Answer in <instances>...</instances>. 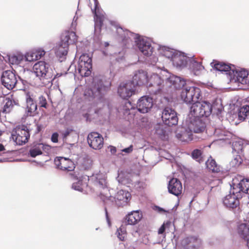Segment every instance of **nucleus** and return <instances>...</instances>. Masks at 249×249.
<instances>
[{
    "instance_id": "nucleus-1",
    "label": "nucleus",
    "mask_w": 249,
    "mask_h": 249,
    "mask_svg": "<svg viewBox=\"0 0 249 249\" xmlns=\"http://www.w3.org/2000/svg\"><path fill=\"white\" fill-rule=\"evenodd\" d=\"M183 82L180 81V76L164 69L159 73H153L148 77L147 87L152 94L158 95L163 92L172 93L173 88L180 87Z\"/></svg>"
},
{
    "instance_id": "nucleus-2",
    "label": "nucleus",
    "mask_w": 249,
    "mask_h": 249,
    "mask_svg": "<svg viewBox=\"0 0 249 249\" xmlns=\"http://www.w3.org/2000/svg\"><path fill=\"white\" fill-rule=\"evenodd\" d=\"M121 31L118 30L122 42L127 46L134 40L139 51L145 56L150 57L153 52V47L148 39L139 34L131 32L128 30H124L120 27ZM119 30V29H118Z\"/></svg>"
},
{
    "instance_id": "nucleus-3",
    "label": "nucleus",
    "mask_w": 249,
    "mask_h": 249,
    "mask_svg": "<svg viewBox=\"0 0 249 249\" xmlns=\"http://www.w3.org/2000/svg\"><path fill=\"white\" fill-rule=\"evenodd\" d=\"M111 82L108 80L94 77L92 87L85 90L84 96L89 101L102 102L107 91L110 89Z\"/></svg>"
},
{
    "instance_id": "nucleus-4",
    "label": "nucleus",
    "mask_w": 249,
    "mask_h": 249,
    "mask_svg": "<svg viewBox=\"0 0 249 249\" xmlns=\"http://www.w3.org/2000/svg\"><path fill=\"white\" fill-rule=\"evenodd\" d=\"M180 81H183V84L178 88H173L172 91L175 89H181L180 97L181 100L187 105H193L199 101L201 97L200 89L196 86L191 85L186 82V80L180 77Z\"/></svg>"
},
{
    "instance_id": "nucleus-5",
    "label": "nucleus",
    "mask_w": 249,
    "mask_h": 249,
    "mask_svg": "<svg viewBox=\"0 0 249 249\" xmlns=\"http://www.w3.org/2000/svg\"><path fill=\"white\" fill-rule=\"evenodd\" d=\"M77 40V36L75 33L72 31H67L62 34L55 51V55L60 62H63L66 59L69 46L75 43Z\"/></svg>"
},
{
    "instance_id": "nucleus-6",
    "label": "nucleus",
    "mask_w": 249,
    "mask_h": 249,
    "mask_svg": "<svg viewBox=\"0 0 249 249\" xmlns=\"http://www.w3.org/2000/svg\"><path fill=\"white\" fill-rule=\"evenodd\" d=\"M33 72L45 86H51L53 84L52 77L53 70L50 65L43 61L35 64L33 67Z\"/></svg>"
},
{
    "instance_id": "nucleus-7",
    "label": "nucleus",
    "mask_w": 249,
    "mask_h": 249,
    "mask_svg": "<svg viewBox=\"0 0 249 249\" xmlns=\"http://www.w3.org/2000/svg\"><path fill=\"white\" fill-rule=\"evenodd\" d=\"M215 109L217 110V114L221 113L222 110L221 107L216 108L214 104H212L208 101L199 102L198 101L191 106L190 112L193 115L208 118L213 111L214 112Z\"/></svg>"
},
{
    "instance_id": "nucleus-8",
    "label": "nucleus",
    "mask_w": 249,
    "mask_h": 249,
    "mask_svg": "<svg viewBox=\"0 0 249 249\" xmlns=\"http://www.w3.org/2000/svg\"><path fill=\"white\" fill-rule=\"evenodd\" d=\"M230 186V195L235 196L239 199L242 198L245 195H249V179H245L239 176L233 179Z\"/></svg>"
},
{
    "instance_id": "nucleus-9",
    "label": "nucleus",
    "mask_w": 249,
    "mask_h": 249,
    "mask_svg": "<svg viewBox=\"0 0 249 249\" xmlns=\"http://www.w3.org/2000/svg\"><path fill=\"white\" fill-rule=\"evenodd\" d=\"M153 106V99L149 96H143L137 101V105L133 104L130 101L125 102L126 109H137L139 112L141 113L148 112L152 108Z\"/></svg>"
},
{
    "instance_id": "nucleus-10",
    "label": "nucleus",
    "mask_w": 249,
    "mask_h": 249,
    "mask_svg": "<svg viewBox=\"0 0 249 249\" xmlns=\"http://www.w3.org/2000/svg\"><path fill=\"white\" fill-rule=\"evenodd\" d=\"M185 120V125L190 127L195 133H201L205 130L209 119L206 118H200L196 116L186 117Z\"/></svg>"
},
{
    "instance_id": "nucleus-11",
    "label": "nucleus",
    "mask_w": 249,
    "mask_h": 249,
    "mask_svg": "<svg viewBox=\"0 0 249 249\" xmlns=\"http://www.w3.org/2000/svg\"><path fill=\"white\" fill-rule=\"evenodd\" d=\"M30 137V130L25 125L17 126L12 131L11 134V138L16 143L19 145L27 143Z\"/></svg>"
},
{
    "instance_id": "nucleus-12",
    "label": "nucleus",
    "mask_w": 249,
    "mask_h": 249,
    "mask_svg": "<svg viewBox=\"0 0 249 249\" xmlns=\"http://www.w3.org/2000/svg\"><path fill=\"white\" fill-rule=\"evenodd\" d=\"M94 7L91 9L94 15V33L96 34L100 33L105 19V16L103 14L102 10L100 8L98 0H93Z\"/></svg>"
},
{
    "instance_id": "nucleus-13",
    "label": "nucleus",
    "mask_w": 249,
    "mask_h": 249,
    "mask_svg": "<svg viewBox=\"0 0 249 249\" xmlns=\"http://www.w3.org/2000/svg\"><path fill=\"white\" fill-rule=\"evenodd\" d=\"M178 113L173 108L165 107L162 111L161 119L164 124L173 126L178 124Z\"/></svg>"
},
{
    "instance_id": "nucleus-14",
    "label": "nucleus",
    "mask_w": 249,
    "mask_h": 249,
    "mask_svg": "<svg viewBox=\"0 0 249 249\" xmlns=\"http://www.w3.org/2000/svg\"><path fill=\"white\" fill-rule=\"evenodd\" d=\"M230 72L228 79L231 83L246 85L249 82L248 72L247 71H238L234 67V69H232Z\"/></svg>"
},
{
    "instance_id": "nucleus-15",
    "label": "nucleus",
    "mask_w": 249,
    "mask_h": 249,
    "mask_svg": "<svg viewBox=\"0 0 249 249\" xmlns=\"http://www.w3.org/2000/svg\"><path fill=\"white\" fill-rule=\"evenodd\" d=\"M186 68L190 73L195 76H199L202 74L204 70V67L201 61H198L194 55H190Z\"/></svg>"
},
{
    "instance_id": "nucleus-16",
    "label": "nucleus",
    "mask_w": 249,
    "mask_h": 249,
    "mask_svg": "<svg viewBox=\"0 0 249 249\" xmlns=\"http://www.w3.org/2000/svg\"><path fill=\"white\" fill-rule=\"evenodd\" d=\"M190 55L178 51L172 61L173 66L179 70L186 68Z\"/></svg>"
},
{
    "instance_id": "nucleus-17",
    "label": "nucleus",
    "mask_w": 249,
    "mask_h": 249,
    "mask_svg": "<svg viewBox=\"0 0 249 249\" xmlns=\"http://www.w3.org/2000/svg\"><path fill=\"white\" fill-rule=\"evenodd\" d=\"M194 131L185 125V120L182 121L180 127H178L176 131V137L184 142H188L193 140V133Z\"/></svg>"
},
{
    "instance_id": "nucleus-18",
    "label": "nucleus",
    "mask_w": 249,
    "mask_h": 249,
    "mask_svg": "<svg viewBox=\"0 0 249 249\" xmlns=\"http://www.w3.org/2000/svg\"><path fill=\"white\" fill-rule=\"evenodd\" d=\"M136 88L129 81L121 83L118 89L119 95L124 99H127L135 94Z\"/></svg>"
},
{
    "instance_id": "nucleus-19",
    "label": "nucleus",
    "mask_w": 249,
    "mask_h": 249,
    "mask_svg": "<svg viewBox=\"0 0 249 249\" xmlns=\"http://www.w3.org/2000/svg\"><path fill=\"white\" fill-rule=\"evenodd\" d=\"M16 74L11 71H5L2 73L1 82L2 85L8 89H12L17 83Z\"/></svg>"
},
{
    "instance_id": "nucleus-20",
    "label": "nucleus",
    "mask_w": 249,
    "mask_h": 249,
    "mask_svg": "<svg viewBox=\"0 0 249 249\" xmlns=\"http://www.w3.org/2000/svg\"><path fill=\"white\" fill-rule=\"evenodd\" d=\"M89 146L93 149H101L104 145V138L102 135L97 132L89 133L87 137Z\"/></svg>"
},
{
    "instance_id": "nucleus-21",
    "label": "nucleus",
    "mask_w": 249,
    "mask_h": 249,
    "mask_svg": "<svg viewBox=\"0 0 249 249\" xmlns=\"http://www.w3.org/2000/svg\"><path fill=\"white\" fill-rule=\"evenodd\" d=\"M148 78L147 72L146 71L138 70L134 72L132 80L129 81L136 88L138 86L145 85L147 86Z\"/></svg>"
},
{
    "instance_id": "nucleus-22",
    "label": "nucleus",
    "mask_w": 249,
    "mask_h": 249,
    "mask_svg": "<svg viewBox=\"0 0 249 249\" xmlns=\"http://www.w3.org/2000/svg\"><path fill=\"white\" fill-rule=\"evenodd\" d=\"M131 194L128 191L123 190H120L117 192L114 197L110 196L109 200L114 202L118 207L124 206L127 204L130 199Z\"/></svg>"
},
{
    "instance_id": "nucleus-23",
    "label": "nucleus",
    "mask_w": 249,
    "mask_h": 249,
    "mask_svg": "<svg viewBox=\"0 0 249 249\" xmlns=\"http://www.w3.org/2000/svg\"><path fill=\"white\" fill-rule=\"evenodd\" d=\"M239 199L235 196L229 194L223 199V203L229 210L234 211L235 214H238L240 212Z\"/></svg>"
},
{
    "instance_id": "nucleus-24",
    "label": "nucleus",
    "mask_w": 249,
    "mask_h": 249,
    "mask_svg": "<svg viewBox=\"0 0 249 249\" xmlns=\"http://www.w3.org/2000/svg\"><path fill=\"white\" fill-rule=\"evenodd\" d=\"M91 179L93 180L95 185L101 190V195L106 194V192L109 191L105 175L102 173L93 174L91 177Z\"/></svg>"
},
{
    "instance_id": "nucleus-25",
    "label": "nucleus",
    "mask_w": 249,
    "mask_h": 249,
    "mask_svg": "<svg viewBox=\"0 0 249 249\" xmlns=\"http://www.w3.org/2000/svg\"><path fill=\"white\" fill-rule=\"evenodd\" d=\"M181 244L184 249H198L201 245V240L196 236H190L183 239Z\"/></svg>"
},
{
    "instance_id": "nucleus-26",
    "label": "nucleus",
    "mask_w": 249,
    "mask_h": 249,
    "mask_svg": "<svg viewBox=\"0 0 249 249\" xmlns=\"http://www.w3.org/2000/svg\"><path fill=\"white\" fill-rule=\"evenodd\" d=\"M168 192L175 196H178L182 193V186L180 181L176 178H172L168 182Z\"/></svg>"
},
{
    "instance_id": "nucleus-27",
    "label": "nucleus",
    "mask_w": 249,
    "mask_h": 249,
    "mask_svg": "<svg viewBox=\"0 0 249 249\" xmlns=\"http://www.w3.org/2000/svg\"><path fill=\"white\" fill-rule=\"evenodd\" d=\"M211 65L214 70L222 72H225L228 78L232 69H234V65H233L227 64L224 62L216 60H213L211 63Z\"/></svg>"
},
{
    "instance_id": "nucleus-28",
    "label": "nucleus",
    "mask_w": 249,
    "mask_h": 249,
    "mask_svg": "<svg viewBox=\"0 0 249 249\" xmlns=\"http://www.w3.org/2000/svg\"><path fill=\"white\" fill-rule=\"evenodd\" d=\"M142 217V214L140 210L132 211L125 216V222L127 225H135Z\"/></svg>"
},
{
    "instance_id": "nucleus-29",
    "label": "nucleus",
    "mask_w": 249,
    "mask_h": 249,
    "mask_svg": "<svg viewBox=\"0 0 249 249\" xmlns=\"http://www.w3.org/2000/svg\"><path fill=\"white\" fill-rule=\"evenodd\" d=\"M124 60V53L119 52L118 53H114L112 56L110 61V72L115 69H118L120 66L119 65Z\"/></svg>"
},
{
    "instance_id": "nucleus-30",
    "label": "nucleus",
    "mask_w": 249,
    "mask_h": 249,
    "mask_svg": "<svg viewBox=\"0 0 249 249\" xmlns=\"http://www.w3.org/2000/svg\"><path fill=\"white\" fill-rule=\"evenodd\" d=\"M0 60H4L6 62L8 61L9 64L12 65H19L24 62L23 54L18 53L11 55H7L6 58L0 55Z\"/></svg>"
},
{
    "instance_id": "nucleus-31",
    "label": "nucleus",
    "mask_w": 249,
    "mask_h": 249,
    "mask_svg": "<svg viewBox=\"0 0 249 249\" xmlns=\"http://www.w3.org/2000/svg\"><path fill=\"white\" fill-rule=\"evenodd\" d=\"M65 162L71 163L72 161L69 158L62 157H57L54 160L56 168L63 171H72L73 170L74 168L72 167L62 165V164H64Z\"/></svg>"
},
{
    "instance_id": "nucleus-32",
    "label": "nucleus",
    "mask_w": 249,
    "mask_h": 249,
    "mask_svg": "<svg viewBox=\"0 0 249 249\" xmlns=\"http://www.w3.org/2000/svg\"><path fill=\"white\" fill-rule=\"evenodd\" d=\"M89 176L83 175L77 178V181L72 183L71 188L74 190L82 192L83 188L87 186L88 181L89 180Z\"/></svg>"
},
{
    "instance_id": "nucleus-33",
    "label": "nucleus",
    "mask_w": 249,
    "mask_h": 249,
    "mask_svg": "<svg viewBox=\"0 0 249 249\" xmlns=\"http://www.w3.org/2000/svg\"><path fill=\"white\" fill-rule=\"evenodd\" d=\"M237 232L239 235L247 241L249 249V225L246 223H242L238 225Z\"/></svg>"
},
{
    "instance_id": "nucleus-34",
    "label": "nucleus",
    "mask_w": 249,
    "mask_h": 249,
    "mask_svg": "<svg viewBox=\"0 0 249 249\" xmlns=\"http://www.w3.org/2000/svg\"><path fill=\"white\" fill-rule=\"evenodd\" d=\"M158 49L160 53L162 55L170 59L171 62L173 61L174 56L176 54V53L178 51L168 47L161 45L159 46Z\"/></svg>"
},
{
    "instance_id": "nucleus-35",
    "label": "nucleus",
    "mask_w": 249,
    "mask_h": 249,
    "mask_svg": "<svg viewBox=\"0 0 249 249\" xmlns=\"http://www.w3.org/2000/svg\"><path fill=\"white\" fill-rule=\"evenodd\" d=\"M42 143L35 142L31 145L30 148L28 151V155L32 158H35L42 154L41 149H43Z\"/></svg>"
},
{
    "instance_id": "nucleus-36",
    "label": "nucleus",
    "mask_w": 249,
    "mask_h": 249,
    "mask_svg": "<svg viewBox=\"0 0 249 249\" xmlns=\"http://www.w3.org/2000/svg\"><path fill=\"white\" fill-rule=\"evenodd\" d=\"M26 100L27 104L26 112L27 115L32 116V113L36 111L37 109V104L31 97L29 93H27L26 95Z\"/></svg>"
},
{
    "instance_id": "nucleus-37",
    "label": "nucleus",
    "mask_w": 249,
    "mask_h": 249,
    "mask_svg": "<svg viewBox=\"0 0 249 249\" xmlns=\"http://www.w3.org/2000/svg\"><path fill=\"white\" fill-rule=\"evenodd\" d=\"M75 70L78 71V72L82 77H88L91 73L92 68H89L87 65L78 63Z\"/></svg>"
},
{
    "instance_id": "nucleus-38",
    "label": "nucleus",
    "mask_w": 249,
    "mask_h": 249,
    "mask_svg": "<svg viewBox=\"0 0 249 249\" xmlns=\"http://www.w3.org/2000/svg\"><path fill=\"white\" fill-rule=\"evenodd\" d=\"M205 164L207 168L212 170L213 173H218L221 171L220 166L217 165L215 160L212 159L211 157L206 161Z\"/></svg>"
},
{
    "instance_id": "nucleus-39",
    "label": "nucleus",
    "mask_w": 249,
    "mask_h": 249,
    "mask_svg": "<svg viewBox=\"0 0 249 249\" xmlns=\"http://www.w3.org/2000/svg\"><path fill=\"white\" fill-rule=\"evenodd\" d=\"M78 63L87 65L89 68H92V55L88 53H83L80 55Z\"/></svg>"
},
{
    "instance_id": "nucleus-40",
    "label": "nucleus",
    "mask_w": 249,
    "mask_h": 249,
    "mask_svg": "<svg viewBox=\"0 0 249 249\" xmlns=\"http://www.w3.org/2000/svg\"><path fill=\"white\" fill-rule=\"evenodd\" d=\"M249 115V105L243 106L238 109V117L240 121H243Z\"/></svg>"
},
{
    "instance_id": "nucleus-41",
    "label": "nucleus",
    "mask_w": 249,
    "mask_h": 249,
    "mask_svg": "<svg viewBox=\"0 0 249 249\" xmlns=\"http://www.w3.org/2000/svg\"><path fill=\"white\" fill-rule=\"evenodd\" d=\"M24 79L20 77H18L23 86H24V88H25L26 86L28 87L29 83L32 81V77L34 76V73L32 71L27 70L24 71Z\"/></svg>"
},
{
    "instance_id": "nucleus-42",
    "label": "nucleus",
    "mask_w": 249,
    "mask_h": 249,
    "mask_svg": "<svg viewBox=\"0 0 249 249\" xmlns=\"http://www.w3.org/2000/svg\"><path fill=\"white\" fill-rule=\"evenodd\" d=\"M243 160L239 155L235 156L233 159L230 162V166L232 167H236L239 166Z\"/></svg>"
},
{
    "instance_id": "nucleus-43",
    "label": "nucleus",
    "mask_w": 249,
    "mask_h": 249,
    "mask_svg": "<svg viewBox=\"0 0 249 249\" xmlns=\"http://www.w3.org/2000/svg\"><path fill=\"white\" fill-rule=\"evenodd\" d=\"M202 152L200 150L196 149L194 150L191 153L192 158L196 161L201 162L202 160Z\"/></svg>"
},
{
    "instance_id": "nucleus-44",
    "label": "nucleus",
    "mask_w": 249,
    "mask_h": 249,
    "mask_svg": "<svg viewBox=\"0 0 249 249\" xmlns=\"http://www.w3.org/2000/svg\"><path fill=\"white\" fill-rule=\"evenodd\" d=\"M232 146L233 151L236 152L238 154L242 153L243 145L241 142L236 141L233 142Z\"/></svg>"
},
{
    "instance_id": "nucleus-45",
    "label": "nucleus",
    "mask_w": 249,
    "mask_h": 249,
    "mask_svg": "<svg viewBox=\"0 0 249 249\" xmlns=\"http://www.w3.org/2000/svg\"><path fill=\"white\" fill-rule=\"evenodd\" d=\"M24 62H31L35 61V58L33 51L26 52L23 54Z\"/></svg>"
},
{
    "instance_id": "nucleus-46",
    "label": "nucleus",
    "mask_w": 249,
    "mask_h": 249,
    "mask_svg": "<svg viewBox=\"0 0 249 249\" xmlns=\"http://www.w3.org/2000/svg\"><path fill=\"white\" fill-rule=\"evenodd\" d=\"M116 234L120 240L124 241L126 236V232L124 228L121 227L117 230Z\"/></svg>"
},
{
    "instance_id": "nucleus-47",
    "label": "nucleus",
    "mask_w": 249,
    "mask_h": 249,
    "mask_svg": "<svg viewBox=\"0 0 249 249\" xmlns=\"http://www.w3.org/2000/svg\"><path fill=\"white\" fill-rule=\"evenodd\" d=\"M35 60L36 61L41 59L45 54V52L43 49H38L33 51Z\"/></svg>"
},
{
    "instance_id": "nucleus-48",
    "label": "nucleus",
    "mask_w": 249,
    "mask_h": 249,
    "mask_svg": "<svg viewBox=\"0 0 249 249\" xmlns=\"http://www.w3.org/2000/svg\"><path fill=\"white\" fill-rule=\"evenodd\" d=\"M172 225V222L170 221H167L164 222L163 224L160 226L158 230V233L159 234H163L167 228H168L170 226Z\"/></svg>"
},
{
    "instance_id": "nucleus-49",
    "label": "nucleus",
    "mask_w": 249,
    "mask_h": 249,
    "mask_svg": "<svg viewBox=\"0 0 249 249\" xmlns=\"http://www.w3.org/2000/svg\"><path fill=\"white\" fill-rule=\"evenodd\" d=\"M16 104V102L13 100H8L4 106L3 111L5 112H10L11 108L13 107V103Z\"/></svg>"
},
{
    "instance_id": "nucleus-50",
    "label": "nucleus",
    "mask_w": 249,
    "mask_h": 249,
    "mask_svg": "<svg viewBox=\"0 0 249 249\" xmlns=\"http://www.w3.org/2000/svg\"><path fill=\"white\" fill-rule=\"evenodd\" d=\"M38 99L39 104L40 105V107L46 108L47 106V102L46 98L43 96L41 95L39 97Z\"/></svg>"
},
{
    "instance_id": "nucleus-51",
    "label": "nucleus",
    "mask_w": 249,
    "mask_h": 249,
    "mask_svg": "<svg viewBox=\"0 0 249 249\" xmlns=\"http://www.w3.org/2000/svg\"><path fill=\"white\" fill-rule=\"evenodd\" d=\"M156 133H157L158 135L160 136L162 139L165 138L166 136V130L162 128H159L158 129H157Z\"/></svg>"
},
{
    "instance_id": "nucleus-52",
    "label": "nucleus",
    "mask_w": 249,
    "mask_h": 249,
    "mask_svg": "<svg viewBox=\"0 0 249 249\" xmlns=\"http://www.w3.org/2000/svg\"><path fill=\"white\" fill-rule=\"evenodd\" d=\"M11 152V151L9 150H6L4 145L0 143V155H8V154Z\"/></svg>"
},
{
    "instance_id": "nucleus-53",
    "label": "nucleus",
    "mask_w": 249,
    "mask_h": 249,
    "mask_svg": "<svg viewBox=\"0 0 249 249\" xmlns=\"http://www.w3.org/2000/svg\"><path fill=\"white\" fill-rule=\"evenodd\" d=\"M94 118H97L98 117H100V116H102V109L101 107H98L96 108L94 110Z\"/></svg>"
},
{
    "instance_id": "nucleus-54",
    "label": "nucleus",
    "mask_w": 249,
    "mask_h": 249,
    "mask_svg": "<svg viewBox=\"0 0 249 249\" xmlns=\"http://www.w3.org/2000/svg\"><path fill=\"white\" fill-rule=\"evenodd\" d=\"M123 176L124 174L123 173H119L116 179L119 183L125 184L126 181L125 179L123 178Z\"/></svg>"
},
{
    "instance_id": "nucleus-55",
    "label": "nucleus",
    "mask_w": 249,
    "mask_h": 249,
    "mask_svg": "<svg viewBox=\"0 0 249 249\" xmlns=\"http://www.w3.org/2000/svg\"><path fill=\"white\" fill-rule=\"evenodd\" d=\"M133 150V145H130L128 147L124 148L121 150L122 152H124L126 154L131 153Z\"/></svg>"
},
{
    "instance_id": "nucleus-56",
    "label": "nucleus",
    "mask_w": 249,
    "mask_h": 249,
    "mask_svg": "<svg viewBox=\"0 0 249 249\" xmlns=\"http://www.w3.org/2000/svg\"><path fill=\"white\" fill-rule=\"evenodd\" d=\"M153 209L154 211L160 213H163L166 212V211L163 208L157 205H154Z\"/></svg>"
},
{
    "instance_id": "nucleus-57",
    "label": "nucleus",
    "mask_w": 249,
    "mask_h": 249,
    "mask_svg": "<svg viewBox=\"0 0 249 249\" xmlns=\"http://www.w3.org/2000/svg\"><path fill=\"white\" fill-rule=\"evenodd\" d=\"M58 134L57 132H54L53 133L51 136V141L54 143L58 142Z\"/></svg>"
},
{
    "instance_id": "nucleus-58",
    "label": "nucleus",
    "mask_w": 249,
    "mask_h": 249,
    "mask_svg": "<svg viewBox=\"0 0 249 249\" xmlns=\"http://www.w3.org/2000/svg\"><path fill=\"white\" fill-rule=\"evenodd\" d=\"M72 131V129H70L67 128L63 133H62V137L63 140H66L67 137L70 135L71 132Z\"/></svg>"
},
{
    "instance_id": "nucleus-59",
    "label": "nucleus",
    "mask_w": 249,
    "mask_h": 249,
    "mask_svg": "<svg viewBox=\"0 0 249 249\" xmlns=\"http://www.w3.org/2000/svg\"><path fill=\"white\" fill-rule=\"evenodd\" d=\"M105 213H106V218L107 222L108 223V225L110 226L111 225V222L109 218V216H108V213L107 211V209L106 208H105Z\"/></svg>"
},
{
    "instance_id": "nucleus-60",
    "label": "nucleus",
    "mask_w": 249,
    "mask_h": 249,
    "mask_svg": "<svg viewBox=\"0 0 249 249\" xmlns=\"http://www.w3.org/2000/svg\"><path fill=\"white\" fill-rule=\"evenodd\" d=\"M110 151L112 154H114L116 152V148L113 146H110Z\"/></svg>"
},
{
    "instance_id": "nucleus-61",
    "label": "nucleus",
    "mask_w": 249,
    "mask_h": 249,
    "mask_svg": "<svg viewBox=\"0 0 249 249\" xmlns=\"http://www.w3.org/2000/svg\"><path fill=\"white\" fill-rule=\"evenodd\" d=\"M43 126L42 124H37L36 127V133H39L43 129Z\"/></svg>"
},
{
    "instance_id": "nucleus-62",
    "label": "nucleus",
    "mask_w": 249,
    "mask_h": 249,
    "mask_svg": "<svg viewBox=\"0 0 249 249\" xmlns=\"http://www.w3.org/2000/svg\"><path fill=\"white\" fill-rule=\"evenodd\" d=\"M62 75V73H57L56 74H54L53 73V76L52 77V79H53V82L54 81V80L57 78V77H59L60 76H61V75Z\"/></svg>"
},
{
    "instance_id": "nucleus-63",
    "label": "nucleus",
    "mask_w": 249,
    "mask_h": 249,
    "mask_svg": "<svg viewBox=\"0 0 249 249\" xmlns=\"http://www.w3.org/2000/svg\"><path fill=\"white\" fill-rule=\"evenodd\" d=\"M152 61L151 62V65H154L158 60V59L156 56H152Z\"/></svg>"
},
{
    "instance_id": "nucleus-64",
    "label": "nucleus",
    "mask_w": 249,
    "mask_h": 249,
    "mask_svg": "<svg viewBox=\"0 0 249 249\" xmlns=\"http://www.w3.org/2000/svg\"><path fill=\"white\" fill-rule=\"evenodd\" d=\"M43 145L44 146L42 147L43 149H41V152H42L43 150H49L50 147H49V146L48 145L44 144L43 143Z\"/></svg>"
}]
</instances>
